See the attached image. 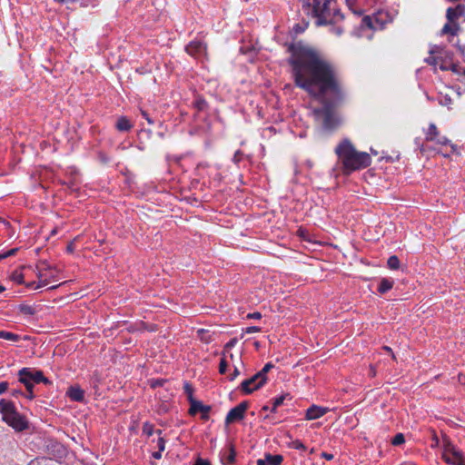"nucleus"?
Wrapping results in <instances>:
<instances>
[{"label":"nucleus","mask_w":465,"mask_h":465,"mask_svg":"<svg viewBox=\"0 0 465 465\" xmlns=\"http://www.w3.org/2000/svg\"><path fill=\"white\" fill-rule=\"evenodd\" d=\"M290 64L295 84L323 104L322 108L314 110L315 116L322 122L323 128H335L338 125V118L332 106L341 102L346 94L335 66L308 47L295 50Z\"/></svg>","instance_id":"f257e3e1"},{"label":"nucleus","mask_w":465,"mask_h":465,"mask_svg":"<svg viewBox=\"0 0 465 465\" xmlns=\"http://www.w3.org/2000/svg\"><path fill=\"white\" fill-rule=\"evenodd\" d=\"M338 157L337 165L332 169L335 175L342 173L349 175L351 173L364 169L371 165V158L365 152L355 149L350 140H342L335 148Z\"/></svg>","instance_id":"f03ea898"},{"label":"nucleus","mask_w":465,"mask_h":465,"mask_svg":"<svg viewBox=\"0 0 465 465\" xmlns=\"http://www.w3.org/2000/svg\"><path fill=\"white\" fill-rule=\"evenodd\" d=\"M302 9L307 15L315 19L318 26L338 24L344 18L336 0H303Z\"/></svg>","instance_id":"7ed1b4c3"},{"label":"nucleus","mask_w":465,"mask_h":465,"mask_svg":"<svg viewBox=\"0 0 465 465\" xmlns=\"http://www.w3.org/2000/svg\"><path fill=\"white\" fill-rule=\"evenodd\" d=\"M0 413L2 420L16 431H23L28 428V422L15 409L10 401L2 399L0 401Z\"/></svg>","instance_id":"20e7f679"},{"label":"nucleus","mask_w":465,"mask_h":465,"mask_svg":"<svg viewBox=\"0 0 465 465\" xmlns=\"http://www.w3.org/2000/svg\"><path fill=\"white\" fill-rule=\"evenodd\" d=\"M36 277L38 279L37 282H30L26 283L28 289L37 290L46 286L51 282L57 281L54 269L45 262H42L37 266Z\"/></svg>","instance_id":"39448f33"},{"label":"nucleus","mask_w":465,"mask_h":465,"mask_svg":"<svg viewBox=\"0 0 465 465\" xmlns=\"http://www.w3.org/2000/svg\"><path fill=\"white\" fill-rule=\"evenodd\" d=\"M395 15L394 11L378 10L372 17L364 16L362 23L371 29L381 30L387 24L392 22Z\"/></svg>","instance_id":"423d86ee"},{"label":"nucleus","mask_w":465,"mask_h":465,"mask_svg":"<svg viewBox=\"0 0 465 465\" xmlns=\"http://www.w3.org/2000/svg\"><path fill=\"white\" fill-rule=\"evenodd\" d=\"M19 381L25 384L26 390L34 389L35 384L49 383L47 378L44 376L43 371L30 368H23L18 372Z\"/></svg>","instance_id":"0eeeda50"},{"label":"nucleus","mask_w":465,"mask_h":465,"mask_svg":"<svg viewBox=\"0 0 465 465\" xmlns=\"http://www.w3.org/2000/svg\"><path fill=\"white\" fill-rule=\"evenodd\" d=\"M443 460L451 465H465L463 453L448 439H443Z\"/></svg>","instance_id":"6e6552de"},{"label":"nucleus","mask_w":465,"mask_h":465,"mask_svg":"<svg viewBox=\"0 0 465 465\" xmlns=\"http://www.w3.org/2000/svg\"><path fill=\"white\" fill-rule=\"evenodd\" d=\"M266 381L267 378H262V375L257 372L252 378L243 381L241 384V389L245 393H251L253 391L260 389Z\"/></svg>","instance_id":"1a4fd4ad"},{"label":"nucleus","mask_w":465,"mask_h":465,"mask_svg":"<svg viewBox=\"0 0 465 465\" xmlns=\"http://www.w3.org/2000/svg\"><path fill=\"white\" fill-rule=\"evenodd\" d=\"M248 409V402L242 401L239 403L234 408L231 409L230 411L227 413L225 418V422L227 424L232 423L234 421L241 420L244 418L245 411Z\"/></svg>","instance_id":"9d476101"},{"label":"nucleus","mask_w":465,"mask_h":465,"mask_svg":"<svg viewBox=\"0 0 465 465\" xmlns=\"http://www.w3.org/2000/svg\"><path fill=\"white\" fill-rule=\"evenodd\" d=\"M186 52L193 57L199 58L203 56L206 52V45L200 40L190 42L186 46Z\"/></svg>","instance_id":"9b49d317"},{"label":"nucleus","mask_w":465,"mask_h":465,"mask_svg":"<svg viewBox=\"0 0 465 465\" xmlns=\"http://www.w3.org/2000/svg\"><path fill=\"white\" fill-rule=\"evenodd\" d=\"M465 15V5H458L455 8L449 7L447 9V19L450 23L456 22L460 17Z\"/></svg>","instance_id":"f8f14e48"},{"label":"nucleus","mask_w":465,"mask_h":465,"mask_svg":"<svg viewBox=\"0 0 465 465\" xmlns=\"http://www.w3.org/2000/svg\"><path fill=\"white\" fill-rule=\"evenodd\" d=\"M327 412V409L312 405L306 411L307 420H316L322 417Z\"/></svg>","instance_id":"ddd939ff"},{"label":"nucleus","mask_w":465,"mask_h":465,"mask_svg":"<svg viewBox=\"0 0 465 465\" xmlns=\"http://www.w3.org/2000/svg\"><path fill=\"white\" fill-rule=\"evenodd\" d=\"M282 461V455L266 454L263 459L257 460V465H280Z\"/></svg>","instance_id":"4468645a"},{"label":"nucleus","mask_w":465,"mask_h":465,"mask_svg":"<svg viewBox=\"0 0 465 465\" xmlns=\"http://www.w3.org/2000/svg\"><path fill=\"white\" fill-rule=\"evenodd\" d=\"M67 395L72 401L80 402L84 401V392L79 387H70Z\"/></svg>","instance_id":"2eb2a0df"},{"label":"nucleus","mask_w":465,"mask_h":465,"mask_svg":"<svg viewBox=\"0 0 465 465\" xmlns=\"http://www.w3.org/2000/svg\"><path fill=\"white\" fill-rule=\"evenodd\" d=\"M115 126L118 131L127 132L132 128L133 125L130 123L129 119H127L124 116H122L117 120Z\"/></svg>","instance_id":"dca6fc26"},{"label":"nucleus","mask_w":465,"mask_h":465,"mask_svg":"<svg viewBox=\"0 0 465 465\" xmlns=\"http://www.w3.org/2000/svg\"><path fill=\"white\" fill-rule=\"evenodd\" d=\"M393 280L388 279V278H382L380 282L378 292L380 293H385L388 291H390L393 286Z\"/></svg>","instance_id":"f3484780"},{"label":"nucleus","mask_w":465,"mask_h":465,"mask_svg":"<svg viewBox=\"0 0 465 465\" xmlns=\"http://www.w3.org/2000/svg\"><path fill=\"white\" fill-rule=\"evenodd\" d=\"M10 279L14 282H16L18 284H25L26 286V283L25 282V275L23 274L22 272V269H17V270H15L11 275H10Z\"/></svg>","instance_id":"a211bd4d"},{"label":"nucleus","mask_w":465,"mask_h":465,"mask_svg":"<svg viewBox=\"0 0 465 465\" xmlns=\"http://www.w3.org/2000/svg\"><path fill=\"white\" fill-rule=\"evenodd\" d=\"M438 136H439V132H438L436 125L434 124H430L426 132L425 139L427 141H435Z\"/></svg>","instance_id":"6ab92c4d"},{"label":"nucleus","mask_w":465,"mask_h":465,"mask_svg":"<svg viewBox=\"0 0 465 465\" xmlns=\"http://www.w3.org/2000/svg\"><path fill=\"white\" fill-rule=\"evenodd\" d=\"M209 410H210V407L203 406L200 401H192V403H191L190 412L192 414H195L198 411L208 412Z\"/></svg>","instance_id":"aec40b11"},{"label":"nucleus","mask_w":465,"mask_h":465,"mask_svg":"<svg viewBox=\"0 0 465 465\" xmlns=\"http://www.w3.org/2000/svg\"><path fill=\"white\" fill-rule=\"evenodd\" d=\"M457 31H458V26L456 25L455 22L450 23L448 21V23L441 29V34L442 35L450 34L451 35H455L457 34Z\"/></svg>","instance_id":"412c9836"},{"label":"nucleus","mask_w":465,"mask_h":465,"mask_svg":"<svg viewBox=\"0 0 465 465\" xmlns=\"http://www.w3.org/2000/svg\"><path fill=\"white\" fill-rule=\"evenodd\" d=\"M0 339H5L6 341L15 342L20 340V336L14 332L0 331Z\"/></svg>","instance_id":"4be33fe9"},{"label":"nucleus","mask_w":465,"mask_h":465,"mask_svg":"<svg viewBox=\"0 0 465 465\" xmlns=\"http://www.w3.org/2000/svg\"><path fill=\"white\" fill-rule=\"evenodd\" d=\"M439 47L434 46L432 49H430V56L427 57L425 59V62L430 65L436 66L438 64V57L434 56L433 54L438 52Z\"/></svg>","instance_id":"5701e85b"},{"label":"nucleus","mask_w":465,"mask_h":465,"mask_svg":"<svg viewBox=\"0 0 465 465\" xmlns=\"http://www.w3.org/2000/svg\"><path fill=\"white\" fill-rule=\"evenodd\" d=\"M18 310L21 313L25 315H34L35 312V308L29 304H20Z\"/></svg>","instance_id":"b1692460"},{"label":"nucleus","mask_w":465,"mask_h":465,"mask_svg":"<svg viewBox=\"0 0 465 465\" xmlns=\"http://www.w3.org/2000/svg\"><path fill=\"white\" fill-rule=\"evenodd\" d=\"M388 267L391 270L400 268V260L396 255L391 256L387 261Z\"/></svg>","instance_id":"393cba45"},{"label":"nucleus","mask_w":465,"mask_h":465,"mask_svg":"<svg viewBox=\"0 0 465 465\" xmlns=\"http://www.w3.org/2000/svg\"><path fill=\"white\" fill-rule=\"evenodd\" d=\"M346 5L349 9L355 15H362V10L356 7V0H345Z\"/></svg>","instance_id":"a878e982"},{"label":"nucleus","mask_w":465,"mask_h":465,"mask_svg":"<svg viewBox=\"0 0 465 465\" xmlns=\"http://www.w3.org/2000/svg\"><path fill=\"white\" fill-rule=\"evenodd\" d=\"M287 396H288V394H285V395H281V396L276 397L275 399H273L272 407L271 409V411L272 412H275L277 408L283 403V401H284V400H285V398Z\"/></svg>","instance_id":"bb28decb"},{"label":"nucleus","mask_w":465,"mask_h":465,"mask_svg":"<svg viewBox=\"0 0 465 465\" xmlns=\"http://www.w3.org/2000/svg\"><path fill=\"white\" fill-rule=\"evenodd\" d=\"M405 442V437L402 433H397L391 440V444L394 446H400Z\"/></svg>","instance_id":"cd10ccee"},{"label":"nucleus","mask_w":465,"mask_h":465,"mask_svg":"<svg viewBox=\"0 0 465 465\" xmlns=\"http://www.w3.org/2000/svg\"><path fill=\"white\" fill-rule=\"evenodd\" d=\"M143 433L151 436L153 433V426L149 422H145L143 426Z\"/></svg>","instance_id":"c85d7f7f"},{"label":"nucleus","mask_w":465,"mask_h":465,"mask_svg":"<svg viewBox=\"0 0 465 465\" xmlns=\"http://www.w3.org/2000/svg\"><path fill=\"white\" fill-rule=\"evenodd\" d=\"M272 367V364L271 363H267L264 365V367L260 371H258L259 374H262V378H267L266 375H267V372L270 371V369Z\"/></svg>","instance_id":"c756f323"},{"label":"nucleus","mask_w":465,"mask_h":465,"mask_svg":"<svg viewBox=\"0 0 465 465\" xmlns=\"http://www.w3.org/2000/svg\"><path fill=\"white\" fill-rule=\"evenodd\" d=\"M227 370V362L224 359H222L219 364V372L224 374Z\"/></svg>","instance_id":"7c9ffc66"},{"label":"nucleus","mask_w":465,"mask_h":465,"mask_svg":"<svg viewBox=\"0 0 465 465\" xmlns=\"http://www.w3.org/2000/svg\"><path fill=\"white\" fill-rule=\"evenodd\" d=\"M435 142L439 144H441V145H447L450 143V141L445 137V136H441V137H437Z\"/></svg>","instance_id":"2f4dec72"},{"label":"nucleus","mask_w":465,"mask_h":465,"mask_svg":"<svg viewBox=\"0 0 465 465\" xmlns=\"http://www.w3.org/2000/svg\"><path fill=\"white\" fill-rule=\"evenodd\" d=\"M451 70L457 74H461L462 76L465 78V68H461L456 64H453L451 66Z\"/></svg>","instance_id":"473e14b6"},{"label":"nucleus","mask_w":465,"mask_h":465,"mask_svg":"<svg viewBox=\"0 0 465 465\" xmlns=\"http://www.w3.org/2000/svg\"><path fill=\"white\" fill-rule=\"evenodd\" d=\"M331 32L334 35H336L337 36H340L342 33H343V29L337 25V26H332L331 28Z\"/></svg>","instance_id":"72a5a7b5"},{"label":"nucleus","mask_w":465,"mask_h":465,"mask_svg":"<svg viewBox=\"0 0 465 465\" xmlns=\"http://www.w3.org/2000/svg\"><path fill=\"white\" fill-rule=\"evenodd\" d=\"M157 447H158V450L160 451H163L164 449H165V440H163V438H159L158 439V441H157Z\"/></svg>","instance_id":"f704fd0d"},{"label":"nucleus","mask_w":465,"mask_h":465,"mask_svg":"<svg viewBox=\"0 0 465 465\" xmlns=\"http://www.w3.org/2000/svg\"><path fill=\"white\" fill-rule=\"evenodd\" d=\"M8 382L7 381H1L0 382V395L5 393L8 389Z\"/></svg>","instance_id":"c9c22d12"},{"label":"nucleus","mask_w":465,"mask_h":465,"mask_svg":"<svg viewBox=\"0 0 465 465\" xmlns=\"http://www.w3.org/2000/svg\"><path fill=\"white\" fill-rule=\"evenodd\" d=\"M260 331H261V329L256 326H251V327H247L245 329L246 333H254V332H259Z\"/></svg>","instance_id":"e433bc0d"},{"label":"nucleus","mask_w":465,"mask_h":465,"mask_svg":"<svg viewBox=\"0 0 465 465\" xmlns=\"http://www.w3.org/2000/svg\"><path fill=\"white\" fill-rule=\"evenodd\" d=\"M47 462H48L47 460L42 459V460H37L31 461L29 463V465H46Z\"/></svg>","instance_id":"4c0bfd02"},{"label":"nucleus","mask_w":465,"mask_h":465,"mask_svg":"<svg viewBox=\"0 0 465 465\" xmlns=\"http://www.w3.org/2000/svg\"><path fill=\"white\" fill-rule=\"evenodd\" d=\"M247 318L258 320V319L262 318V314L260 312H253V313H249L247 315Z\"/></svg>","instance_id":"58836bf2"},{"label":"nucleus","mask_w":465,"mask_h":465,"mask_svg":"<svg viewBox=\"0 0 465 465\" xmlns=\"http://www.w3.org/2000/svg\"><path fill=\"white\" fill-rule=\"evenodd\" d=\"M451 103V99L449 96H445L442 100L440 101L441 105H447Z\"/></svg>","instance_id":"ea45409f"},{"label":"nucleus","mask_w":465,"mask_h":465,"mask_svg":"<svg viewBox=\"0 0 465 465\" xmlns=\"http://www.w3.org/2000/svg\"><path fill=\"white\" fill-rule=\"evenodd\" d=\"M236 342L237 339H232L226 343L225 348H232L233 346H235Z\"/></svg>","instance_id":"a19ab883"},{"label":"nucleus","mask_w":465,"mask_h":465,"mask_svg":"<svg viewBox=\"0 0 465 465\" xmlns=\"http://www.w3.org/2000/svg\"><path fill=\"white\" fill-rule=\"evenodd\" d=\"M240 374V371L237 368H234V371L232 375L229 376L230 381L235 380V378Z\"/></svg>","instance_id":"79ce46f5"},{"label":"nucleus","mask_w":465,"mask_h":465,"mask_svg":"<svg viewBox=\"0 0 465 465\" xmlns=\"http://www.w3.org/2000/svg\"><path fill=\"white\" fill-rule=\"evenodd\" d=\"M142 115L148 122L149 124H153V121L149 117L148 114L144 111H142Z\"/></svg>","instance_id":"37998d69"},{"label":"nucleus","mask_w":465,"mask_h":465,"mask_svg":"<svg viewBox=\"0 0 465 465\" xmlns=\"http://www.w3.org/2000/svg\"><path fill=\"white\" fill-rule=\"evenodd\" d=\"M16 252H17V249L14 248V249H11V250H9L7 252H5L4 254L6 255V258H7V257H10V256L14 255Z\"/></svg>","instance_id":"c03bdc74"},{"label":"nucleus","mask_w":465,"mask_h":465,"mask_svg":"<svg viewBox=\"0 0 465 465\" xmlns=\"http://www.w3.org/2000/svg\"><path fill=\"white\" fill-rule=\"evenodd\" d=\"M27 391V394H26V398L32 400L35 398V394H34V391H33V389L31 390H26Z\"/></svg>","instance_id":"a18cd8bd"},{"label":"nucleus","mask_w":465,"mask_h":465,"mask_svg":"<svg viewBox=\"0 0 465 465\" xmlns=\"http://www.w3.org/2000/svg\"><path fill=\"white\" fill-rule=\"evenodd\" d=\"M162 452H163V451H160V450H158V451H155V452H153V457L154 459H156V460H159V459H161V458H162Z\"/></svg>","instance_id":"49530a36"},{"label":"nucleus","mask_w":465,"mask_h":465,"mask_svg":"<svg viewBox=\"0 0 465 465\" xmlns=\"http://www.w3.org/2000/svg\"><path fill=\"white\" fill-rule=\"evenodd\" d=\"M322 457L324 459H326L327 460H331L333 459V455L332 454H329V453H322Z\"/></svg>","instance_id":"de8ad7c7"},{"label":"nucleus","mask_w":465,"mask_h":465,"mask_svg":"<svg viewBox=\"0 0 465 465\" xmlns=\"http://www.w3.org/2000/svg\"><path fill=\"white\" fill-rule=\"evenodd\" d=\"M240 154H241L240 151H237V152L234 153V155H233V161H234L235 163H237V162L240 160Z\"/></svg>","instance_id":"09e8293b"},{"label":"nucleus","mask_w":465,"mask_h":465,"mask_svg":"<svg viewBox=\"0 0 465 465\" xmlns=\"http://www.w3.org/2000/svg\"><path fill=\"white\" fill-rule=\"evenodd\" d=\"M184 390L187 393H189L190 395L192 394V388L190 387V385L188 383H186L184 385Z\"/></svg>","instance_id":"8fccbe9b"},{"label":"nucleus","mask_w":465,"mask_h":465,"mask_svg":"<svg viewBox=\"0 0 465 465\" xmlns=\"http://www.w3.org/2000/svg\"><path fill=\"white\" fill-rule=\"evenodd\" d=\"M195 465H210L207 461L199 460Z\"/></svg>","instance_id":"3c124183"},{"label":"nucleus","mask_w":465,"mask_h":465,"mask_svg":"<svg viewBox=\"0 0 465 465\" xmlns=\"http://www.w3.org/2000/svg\"><path fill=\"white\" fill-rule=\"evenodd\" d=\"M371 376H375L376 375V371H375V369L372 366H371Z\"/></svg>","instance_id":"603ef678"},{"label":"nucleus","mask_w":465,"mask_h":465,"mask_svg":"<svg viewBox=\"0 0 465 465\" xmlns=\"http://www.w3.org/2000/svg\"><path fill=\"white\" fill-rule=\"evenodd\" d=\"M440 69L442 71H445V70H448V67L443 64H440Z\"/></svg>","instance_id":"864d4df0"},{"label":"nucleus","mask_w":465,"mask_h":465,"mask_svg":"<svg viewBox=\"0 0 465 465\" xmlns=\"http://www.w3.org/2000/svg\"><path fill=\"white\" fill-rule=\"evenodd\" d=\"M383 349L386 351H389L391 353V349L390 347H387V346H384Z\"/></svg>","instance_id":"5fc2aeb1"},{"label":"nucleus","mask_w":465,"mask_h":465,"mask_svg":"<svg viewBox=\"0 0 465 465\" xmlns=\"http://www.w3.org/2000/svg\"><path fill=\"white\" fill-rule=\"evenodd\" d=\"M234 460V455L232 453L230 456H229V461H233Z\"/></svg>","instance_id":"6e6d98bb"},{"label":"nucleus","mask_w":465,"mask_h":465,"mask_svg":"<svg viewBox=\"0 0 465 465\" xmlns=\"http://www.w3.org/2000/svg\"><path fill=\"white\" fill-rule=\"evenodd\" d=\"M5 258H6V255H5L4 252L0 253V261Z\"/></svg>","instance_id":"4d7b16f0"},{"label":"nucleus","mask_w":465,"mask_h":465,"mask_svg":"<svg viewBox=\"0 0 465 465\" xmlns=\"http://www.w3.org/2000/svg\"><path fill=\"white\" fill-rule=\"evenodd\" d=\"M5 290V288L3 285H0V293L3 292Z\"/></svg>","instance_id":"13d9d810"},{"label":"nucleus","mask_w":465,"mask_h":465,"mask_svg":"<svg viewBox=\"0 0 465 465\" xmlns=\"http://www.w3.org/2000/svg\"><path fill=\"white\" fill-rule=\"evenodd\" d=\"M297 448L304 449V446L302 443H300V444H298Z\"/></svg>","instance_id":"bf43d9fd"},{"label":"nucleus","mask_w":465,"mask_h":465,"mask_svg":"<svg viewBox=\"0 0 465 465\" xmlns=\"http://www.w3.org/2000/svg\"><path fill=\"white\" fill-rule=\"evenodd\" d=\"M262 410H264V411H268V410H269V407H268V406H264V407L262 408Z\"/></svg>","instance_id":"052dcab7"},{"label":"nucleus","mask_w":465,"mask_h":465,"mask_svg":"<svg viewBox=\"0 0 465 465\" xmlns=\"http://www.w3.org/2000/svg\"><path fill=\"white\" fill-rule=\"evenodd\" d=\"M55 2H59V3H63L64 2L65 0H54Z\"/></svg>","instance_id":"680f3d73"},{"label":"nucleus","mask_w":465,"mask_h":465,"mask_svg":"<svg viewBox=\"0 0 465 465\" xmlns=\"http://www.w3.org/2000/svg\"><path fill=\"white\" fill-rule=\"evenodd\" d=\"M58 285L52 286L50 289H55Z\"/></svg>","instance_id":"e2e57ef3"},{"label":"nucleus","mask_w":465,"mask_h":465,"mask_svg":"<svg viewBox=\"0 0 465 465\" xmlns=\"http://www.w3.org/2000/svg\"><path fill=\"white\" fill-rule=\"evenodd\" d=\"M202 166H203V164H202V163L198 164V168H201Z\"/></svg>","instance_id":"0e129e2a"}]
</instances>
